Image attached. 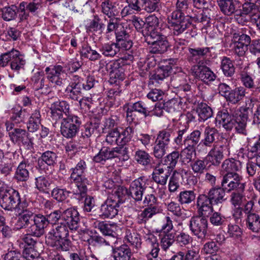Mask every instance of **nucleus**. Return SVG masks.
I'll list each match as a JSON object with an SVG mask.
<instances>
[{
  "mask_svg": "<svg viewBox=\"0 0 260 260\" xmlns=\"http://www.w3.org/2000/svg\"><path fill=\"white\" fill-rule=\"evenodd\" d=\"M254 99H250L245 102L246 106L241 111H236L230 114L226 110L218 111L215 118L216 125L217 123L226 131H231L234 127L237 133L244 136L247 135L246 129L249 118L248 110H252L254 107Z\"/></svg>",
  "mask_w": 260,
  "mask_h": 260,
  "instance_id": "nucleus-1",
  "label": "nucleus"
},
{
  "mask_svg": "<svg viewBox=\"0 0 260 260\" xmlns=\"http://www.w3.org/2000/svg\"><path fill=\"white\" fill-rule=\"evenodd\" d=\"M68 226L62 222L53 226L45 237L46 244L58 251H69L72 243L68 239Z\"/></svg>",
  "mask_w": 260,
  "mask_h": 260,
  "instance_id": "nucleus-2",
  "label": "nucleus"
},
{
  "mask_svg": "<svg viewBox=\"0 0 260 260\" xmlns=\"http://www.w3.org/2000/svg\"><path fill=\"white\" fill-rule=\"evenodd\" d=\"M63 211L55 210L50 214L44 216L41 214H37L34 218V223L29 226L28 231L31 235L40 237L44 233V229L48 224H57L59 220L62 219Z\"/></svg>",
  "mask_w": 260,
  "mask_h": 260,
  "instance_id": "nucleus-3",
  "label": "nucleus"
},
{
  "mask_svg": "<svg viewBox=\"0 0 260 260\" xmlns=\"http://www.w3.org/2000/svg\"><path fill=\"white\" fill-rule=\"evenodd\" d=\"M143 203L147 207L138 215L137 223L146 224L153 216L160 212L157 197L153 193L145 195Z\"/></svg>",
  "mask_w": 260,
  "mask_h": 260,
  "instance_id": "nucleus-4",
  "label": "nucleus"
},
{
  "mask_svg": "<svg viewBox=\"0 0 260 260\" xmlns=\"http://www.w3.org/2000/svg\"><path fill=\"white\" fill-rule=\"evenodd\" d=\"M28 205L26 201H21L19 192L13 188H10L0 198V206L5 210L16 211Z\"/></svg>",
  "mask_w": 260,
  "mask_h": 260,
  "instance_id": "nucleus-5",
  "label": "nucleus"
},
{
  "mask_svg": "<svg viewBox=\"0 0 260 260\" xmlns=\"http://www.w3.org/2000/svg\"><path fill=\"white\" fill-rule=\"evenodd\" d=\"M145 41L150 45L149 52L152 54H163L170 46L167 37L157 31H151Z\"/></svg>",
  "mask_w": 260,
  "mask_h": 260,
  "instance_id": "nucleus-6",
  "label": "nucleus"
},
{
  "mask_svg": "<svg viewBox=\"0 0 260 260\" xmlns=\"http://www.w3.org/2000/svg\"><path fill=\"white\" fill-rule=\"evenodd\" d=\"M82 118L74 114L66 116L60 122V131L66 139H73L79 131Z\"/></svg>",
  "mask_w": 260,
  "mask_h": 260,
  "instance_id": "nucleus-7",
  "label": "nucleus"
},
{
  "mask_svg": "<svg viewBox=\"0 0 260 260\" xmlns=\"http://www.w3.org/2000/svg\"><path fill=\"white\" fill-rule=\"evenodd\" d=\"M178 61L177 58H173L162 60L155 73L150 75V82L156 86L161 83L165 79L169 76L173 68L177 64Z\"/></svg>",
  "mask_w": 260,
  "mask_h": 260,
  "instance_id": "nucleus-8",
  "label": "nucleus"
},
{
  "mask_svg": "<svg viewBox=\"0 0 260 260\" xmlns=\"http://www.w3.org/2000/svg\"><path fill=\"white\" fill-rule=\"evenodd\" d=\"M46 77L49 84L55 89L62 88L65 85L66 79L62 76L65 73L63 68L59 64L52 65L45 69Z\"/></svg>",
  "mask_w": 260,
  "mask_h": 260,
  "instance_id": "nucleus-9",
  "label": "nucleus"
},
{
  "mask_svg": "<svg viewBox=\"0 0 260 260\" xmlns=\"http://www.w3.org/2000/svg\"><path fill=\"white\" fill-rule=\"evenodd\" d=\"M48 108L49 116L55 122L62 121L66 116L72 114L70 113V104L65 100H58L52 103Z\"/></svg>",
  "mask_w": 260,
  "mask_h": 260,
  "instance_id": "nucleus-10",
  "label": "nucleus"
},
{
  "mask_svg": "<svg viewBox=\"0 0 260 260\" xmlns=\"http://www.w3.org/2000/svg\"><path fill=\"white\" fill-rule=\"evenodd\" d=\"M211 49L208 47L188 48L187 59L196 64H208L211 57Z\"/></svg>",
  "mask_w": 260,
  "mask_h": 260,
  "instance_id": "nucleus-11",
  "label": "nucleus"
},
{
  "mask_svg": "<svg viewBox=\"0 0 260 260\" xmlns=\"http://www.w3.org/2000/svg\"><path fill=\"white\" fill-rule=\"evenodd\" d=\"M83 78L78 75L71 74L70 81L65 88L64 91L68 99L74 101H78L82 97L83 88L82 87Z\"/></svg>",
  "mask_w": 260,
  "mask_h": 260,
  "instance_id": "nucleus-12",
  "label": "nucleus"
},
{
  "mask_svg": "<svg viewBox=\"0 0 260 260\" xmlns=\"http://www.w3.org/2000/svg\"><path fill=\"white\" fill-rule=\"evenodd\" d=\"M205 216H193L190 220L189 228L191 233L198 239H203L207 234L208 222Z\"/></svg>",
  "mask_w": 260,
  "mask_h": 260,
  "instance_id": "nucleus-13",
  "label": "nucleus"
},
{
  "mask_svg": "<svg viewBox=\"0 0 260 260\" xmlns=\"http://www.w3.org/2000/svg\"><path fill=\"white\" fill-rule=\"evenodd\" d=\"M120 60L111 61L106 65L107 71L109 73V82L111 84L119 86L125 78L124 69Z\"/></svg>",
  "mask_w": 260,
  "mask_h": 260,
  "instance_id": "nucleus-14",
  "label": "nucleus"
},
{
  "mask_svg": "<svg viewBox=\"0 0 260 260\" xmlns=\"http://www.w3.org/2000/svg\"><path fill=\"white\" fill-rule=\"evenodd\" d=\"M16 211L19 214L15 223V229L19 230L25 229L30 224L31 221L34 222V218L37 214H35V209L29 207V205Z\"/></svg>",
  "mask_w": 260,
  "mask_h": 260,
  "instance_id": "nucleus-15",
  "label": "nucleus"
},
{
  "mask_svg": "<svg viewBox=\"0 0 260 260\" xmlns=\"http://www.w3.org/2000/svg\"><path fill=\"white\" fill-rule=\"evenodd\" d=\"M8 135L10 140L14 144L22 145L27 149H30L33 147L32 140L25 129L16 128L13 132L8 133Z\"/></svg>",
  "mask_w": 260,
  "mask_h": 260,
  "instance_id": "nucleus-16",
  "label": "nucleus"
},
{
  "mask_svg": "<svg viewBox=\"0 0 260 260\" xmlns=\"http://www.w3.org/2000/svg\"><path fill=\"white\" fill-rule=\"evenodd\" d=\"M87 166L84 160L80 159L74 167L70 169V179L74 184H91L90 181L85 176Z\"/></svg>",
  "mask_w": 260,
  "mask_h": 260,
  "instance_id": "nucleus-17",
  "label": "nucleus"
},
{
  "mask_svg": "<svg viewBox=\"0 0 260 260\" xmlns=\"http://www.w3.org/2000/svg\"><path fill=\"white\" fill-rule=\"evenodd\" d=\"M221 186L227 193L245 188L246 183L243 182V177L239 174L223 175Z\"/></svg>",
  "mask_w": 260,
  "mask_h": 260,
  "instance_id": "nucleus-18",
  "label": "nucleus"
},
{
  "mask_svg": "<svg viewBox=\"0 0 260 260\" xmlns=\"http://www.w3.org/2000/svg\"><path fill=\"white\" fill-rule=\"evenodd\" d=\"M201 12L195 10L192 11L191 14L186 13L184 15L185 18H182L172 29L174 35L179 36L182 34L191 26L192 22L199 23V17Z\"/></svg>",
  "mask_w": 260,
  "mask_h": 260,
  "instance_id": "nucleus-19",
  "label": "nucleus"
},
{
  "mask_svg": "<svg viewBox=\"0 0 260 260\" xmlns=\"http://www.w3.org/2000/svg\"><path fill=\"white\" fill-rule=\"evenodd\" d=\"M57 154L53 151L47 150L42 153L38 158L36 168L41 172L47 173L49 168L56 163Z\"/></svg>",
  "mask_w": 260,
  "mask_h": 260,
  "instance_id": "nucleus-20",
  "label": "nucleus"
},
{
  "mask_svg": "<svg viewBox=\"0 0 260 260\" xmlns=\"http://www.w3.org/2000/svg\"><path fill=\"white\" fill-rule=\"evenodd\" d=\"M204 64H194L191 68L193 76L206 84L213 81L216 75L211 69Z\"/></svg>",
  "mask_w": 260,
  "mask_h": 260,
  "instance_id": "nucleus-21",
  "label": "nucleus"
},
{
  "mask_svg": "<svg viewBox=\"0 0 260 260\" xmlns=\"http://www.w3.org/2000/svg\"><path fill=\"white\" fill-rule=\"evenodd\" d=\"M188 1V0H177L176 9L168 17V25L171 30L182 18H185L184 15L187 13Z\"/></svg>",
  "mask_w": 260,
  "mask_h": 260,
  "instance_id": "nucleus-22",
  "label": "nucleus"
},
{
  "mask_svg": "<svg viewBox=\"0 0 260 260\" xmlns=\"http://www.w3.org/2000/svg\"><path fill=\"white\" fill-rule=\"evenodd\" d=\"M147 179L144 177H140L133 181L128 189L129 197L136 202L142 201L144 191L147 188Z\"/></svg>",
  "mask_w": 260,
  "mask_h": 260,
  "instance_id": "nucleus-23",
  "label": "nucleus"
},
{
  "mask_svg": "<svg viewBox=\"0 0 260 260\" xmlns=\"http://www.w3.org/2000/svg\"><path fill=\"white\" fill-rule=\"evenodd\" d=\"M62 220L70 230L76 231L79 226L80 215L75 208L70 207L63 211Z\"/></svg>",
  "mask_w": 260,
  "mask_h": 260,
  "instance_id": "nucleus-24",
  "label": "nucleus"
},
{
  "mask_svg": "<svg viewBox=\"0 0 260 260\" xmlns=\"http://www.w3.org/2000/svg\"><path fill=\"white\" fill-rule=\"evenodd\" d=\"M119 207L114 199L108 197L100 207L99 216L102 218H113L118 214Z\"/></svg>",
  "mask_w": 260,
  "mask_h": 260,
  "instance_id": "nucleus-25",
  "label": "nucleus"
},
{
  "mask_svg": "<svg viewBox=\"0 0 260 260\" xmlns=\"http://www.w3.org/2000/svg\"><path fill=\"white\" fill-rule=\"evenodd\" d=\"M226 146L223 145L213 146L206 156L205 157L207 164L210 163V166L218 167L223 159V152Z\"/></svg>",
  "mask_w": 260,
  "mask_h": 260,
  "instance_id": "nucleus-26",
  "label": "nucleus"
},
{
  "mask_svg": "<svg viewBox=\"0 0 260 260\" xmlns=\"http://www.w3.org/2000/svg\"><path fill=\"white\" fill-rule=\"evenodd\" d=\"M214 205L205 193L201 194L197 198V208L200 215L208 217L214 211Z\"/></svg>",
  "mask_w": 260,
  "mask_h": 260,
  "instance_id": "nucleus-27",
  "label": "nucleus"
},
{
  "mask_svg": "<svg viewBox=\"0 0 260 260\" xmlns=\"http://www.w3.org/2000/svg\"><path fill=\"white\" fill-rule=\"evenodd\" d=\"M242 168V162L234 158L225 159L221 164L223 175L239 174Z\"/></svg>",
  "mask_w": 260,
  "mask_h": 260,
  "instance_id": "nucleus-28",
  "label": "nucleus"
},
{
  "mask_svg": "<svg viewBox=\"0 0 260 260\" xmlns=\"http://www.w3.org/2000/svg\"><path fill=\"white\" fill-rule=\"evenodd\" d=\"M116 42L117 47L123 50H129L133 46V42L130 39L128 32L125 29L115 32Z\"/></svg>",
  "mask_w": 260,
  "mask_h": 260,
  "instance_id": "nucleus-29",
  "label": "nucleus"
},
{
  "mask_svg": "<svg viewBox=\"0 0 260 260\" xmlns=\"http://www.w3.org/2000/svg\"><path fill=\"white\" fill-rule=\"evenodd\" d=\"M174 110V107L172 102L170 101L165 102L159 101L155 103L154 107L152 109H150V116L161 117L165 114V113H171Z\"/></svg>",
  "mask_w": 260,
  "mask_h": 260,
  "instance_id": "nucleus-30",
  "label": "nucleus"
},
{
  "mask_svg": "<svg viewBox=\"0 0 260 260\" xmlns=\"http://www.w3.org/2000/svg\"><path fill=\"white\" fill-rule=\"evenodd\" d=\"M217 2L221 12L228 16L238 12L240 7L239 0H217Z\"/></svg>",
  "mask_w": 260,
  "mask_h": 260,
  "instance_id": "nucleus-31",
  "label": "nucleus"
},
{
  "mask_svg": "<svg viewBox=\"0 0 260 260\" xmlns=\"http://www.w3.org/2000/svg\"><path fill=\"white\" fill-rule=\"evenodd\" d=\"M101 12L103 14L107 16L109 20L108 21L107 25V29L106 31V35L108 36V34L111 32L116 30L118 27L119 23L120 21V18L116 17V14L115 13L116 10L112 9L109 11L107 10L108 8H101Z\"/></svg>",
  "mask_w": 260,
  "mask_h": 260,
  "instance_id": "nucleus-32",
  "label": "nucleus"
},
{
  "mask_svg": "<svg viewBox=\"0 0 260 260\" xmlns=\"http://www.w3.org/2000/svg\"><path fill=\"white\" fill-rule=\"evenodd\" d=\"M225 192H226L221 186H216L211 187L206 196L214 205H217L226 200Z\"/></svg>",
  "mask_w": 260,
  "mask_h": 260,
  "instance_id": "nucleus-33",
  "label": "nucleus"
},
{
  "mask_svg": "<svg viewBox=\"0 0 260 260\" xmlns=\"http://www.w3.org/2000/svg\"><path fill=\"white\" fill-rule=\"evenodd\" d=\"M112 255L114 260H129L132 252L129 247L125 244L112 247Z\"/></svg>",
  "mask_w": 260,
  "mask_h": 260,
  "instance_id": "nucleus-34",
  "label": "nucleus"
},
{
  "mask_svg": "<svg viewBox=\"0 0 260 260\" xmlns=\"http://www.w3.org/2000/svg\"><path fill=\"white\" fill-rule=\"evenodd\" d=\"M219 137L218 131L215 127L207 126L205 128L203 138L201 142L203 146L210 147Z\"/></svg>",
  "mask_w": 260,
  "mask_h": 260,
  "instance_id": "nucleus-35",
  "label": "nucleus"
},
{
  "mask_svg": "<svg viewBox=\"0 0 260 260\" xmlns=\"http://www.w3.org/2000/svg\"><path fill=\"white\" fill-rule=\"evenodd\" d=\"M170 175L169 170L156 166L151 174L152 179L157 185H166Z\"/></svg>",
  "mask_w": 260,
  "mask_h": 260,
  "instance_id": "nucleus-36",
  "label": "nucleus"
},
{
  "mask_svg": "<svg viewBox=\"0 0 260 260\" xmlns=\"http://www.w3.org/2000/svg\"><path fill=\"white\" fill-rule=\"evenodd\" d=\"M246 89L243 86L236 87L234 89H231L226 100V102L233 105L239 104L246 96Z\"/></svg>",
  "mask_w": 260,
  "mask_h": 260,
  "instance_id": "nucleus-37",
  "label": "nucleus"
},
{
  "mask_svg": "<svg viewBox=\"0 0 260 260\" xmlns=\"http://www.w3.org/2000/svg\"><path fill=\"white\" fill-rule=\"evenodd\" d=\"M202 132L198 129L193 130L189 134H187L184 140V146H189L195 148L202 144L201 141Z\"/></svg>",
  "mask_w": 260,
  "mask_h": 260,
  "instance_id": "nucleus-38",
  "label": "nucleus"
},
{
  "mask_svg": "<svg viewBox=\"0 0 260 260\" xmlns=\"http://www.w3.org/2000/svg\"><path fill=\"white\" fill-rule=\"evenodd\" d=\"M144 240L145 243L150 249L149 254L152 257L157 256L160 248L157 237L154 235L150 233L144 237Z\"/></svg>",
  "mask_w": 260,
  "mask_h": 260,
  "instance_id": "nucleus-39",
  "label": "nucleus"
},
{
  "mask_svg": "<svg viewBox=\"0 0 260 260\" xmlns=\"http://www.w3.org/2000/svg\"><path fill=\"white\" fill-rule=\"evenodd\" d=\"M92 17L87 26V29L94 32L95 35H101L105 28V24L98 15H93Z\"/></svg>",
  "mask_w": 260,
  "mask_h": 260,
  "instance_id": "nucleus-40",
  "label": "nucleus"
},
{
  "mask_svg": "<svg viewBox=\"0 0 260 260\" xmlns=\"http://www.w3.org/2000/svg\"><path fill=\"white\" fill-rule=\"evenodd\" d=\"M81 57L86 58L90 61H95L100 59L102 55L95 50L92 49L87 43H84L80 51Z\"/></svg>",
  "mask_w": 260,
  "mask_h": 260,
  "instance_id": "nucleus-41",
  "label": "nucleus"
},
{
  "mask_svg": "<svg viewBox=\"0 0 260 260\" xmlns=\"http://www.w3.org/2000/svg\"><path fill=\"white\" fill-rule=\"evenodd\" d=\"M29 165L25 160H23L19 163L17 168L14 178L18 181L25 182L29 178L28 169Z\"/></svg>",
  "mask_w": 260,
  "mask_h": 260,
  "instance_id": "nucleus-42",
  "label": "nucleus"
},
{
  "mask_svg": "<svg viewBox=\"0 0 260 260\" xmlns=\"http://www.w3.org/2000/svg\"><path fill=\"white\" fill-rule=\"evenodd\" d=\"M124 240L137 249L141 247V236L139 234L133 230L126 229L125 230Z\"/></svg>",
  "mask_w": 260,
  "mask_h": 260,
  "instance_id": "nucleus-43",
  "label": "nucleus"
},
{
  "mask_svg": "<svg viewBox=\"0 0 260 260\" xmlns=\"http://www.w3.org/2000/svg\"><path fill=\"white\" fill-rule=\"evenodd\" d=\"M99 123L90 122L84 125V128L81 129V138H83L84 142H87L90 138L94 134H98V129L99 128Z\"/></svg>",
  "mask_w": 260,
  "mask_h": 260,
  "instance_id": "nucleus-44",
  "label": "nucleus"
},
{
  "mask_svg": "<svg viewBox=\"0 0 260 260\" xmlns=\"http://www.w3.org/2000/svg\"><path fill=\"white\" fill-rule=\"evenodd\" d=\"M199 116V121H205L213 115L212 109L205 103H199L196 110Z\"/></svg>",
  "mask_w": 260,
  "mask_h": 260,
  "instance_id": "nucleus-45",
  "label": "nucleus"
},
{
  "mask_svg": "<svg viewBox=\"0 0 260 260\" xmlns=\"http://www.w3.org/2000/svg\"><path fill=\"white\" fill-rule=\"evenodd\" d=\"M36 188L40 192L48 193L52 183L49 177L44 175H41L36 177L35 179Z\"/></svg>",
  "mask_w": 260,
  "mask_h": 260,
  "instance_id": "nucleus-46",
  "label": "nucleus"
},
{
  "mask_svg": "<svg viewBox=\"0 0 260 260\" xmlns=\"http://www.w3.org/2000/svg\"><path fill=\"white\" fill-rule=\"evenodd\" d=\"M0 15L5 21L14 20L17 16V7L14 5L4 7L0 9Z\"/></svg>",
  "mask_w": 260,
  "mask_h": 260,
  "instance_id": "nucleus-47",
  "label": "nucleus"
},
{
  "mask_svg": "<svg viewBox=\"0 0 260 260\" xmlns=\"http://www.w3.org/2000/svg\"><path fill=\"white\" fill-rule=\"evenodd\" d=\"M220 69L226 77H232L235 73V68L232 60L226 56H223L221 60Z\"/></svg>",
  "mask_w": 260,
  "mask_h": 260,
  "instance_id": "nucleus-48",
  "label": "nucleus"
},
{
  "mask_svg": "<svg viewBox=\"0 0 260 260\" xmlns=\"http://www.w3.org/2000/svg\"><path fill=\"white\" fill-rule=\"evenodd\" d=\"M134 159L138 164L148 167L151 165L152 157L146 151L138 149L135 152Z\"/></svg>",
  "mask_w": 260,
  "mask_h": 260,
  "instance_id": "nucleus-49",
  "label": "nucleus"
},
{
  "mask_svg": "<svg viewBox=\"0 0 260 260\" xmlns=\"http://www.w3.org/2000/svg\"><path fill=\"white\" fill-rule=\"evenodd\" d=\"M247 228L254 233L260 231V217L257 214H250L246 218Z\"/></svg>",
  "mask_w": 260,
  "mask_h": 260,
  "instance_id": "nucleus-50",
  "label": "nucleus"
},
{
  "mask_svg": "<svg viewBox=\"0 0 260 260\" xmlns=\"http://www.w3.org/2000/svg\"><path fill=\"white\" fill-rule=\"evenodd\" d=\"M173 133L174 131L171 128H167L160 131L157 135L155 142L169 147L171 142V136Z\"/></svg>",
  "mask_w": 260,
  "mask_h": 260,
  "instance_id": "nucleus-51",
  "label": "nucleus"
},
{
  "mask_svg": "<svg viewBox=\"0 0 260 260\" xmlns=\"http://www.w3.org/2000/svg\"><path fill=\"white\" fill-rule=\"evenodd\" d=\"M112 154L113 153H112V148L103 146L99 153L93 157V160L96 163L103 164L107 160L112 159L113 156Z\"/></svg>",
  "mask_w": 260,
  "mask_h": 260,
  "instance_id": "nucleus-52",
  "label": "nucleus"
},
{
  "mask_svg": "<svg viewBox=\"0 0 260 260\" xmlns=\"http://www.w3.org/2000/svg\"><path fill=\"white\" fill-rule=\"evenodd\" d=\"M196 154V149L189 146H184V148L179 152L180 161L182 165H187L192 161L193 154Z\"/></svg>",
  "mask_w": 260,
  "mask_h": 260,
  "instance_id": "nucleus-53",
  "label": "nucleus"
},
{
  "mask_svg": "<svg viewBox=\"0 0 260 260\" xmlns=\"http://www.w3.org/2000/svg\"><path fill=\"white\" fill-rule=\"evenodd\" d=\"M126 196L129 197L128 189L124 186H118L112 196L109 197L114 199L120 206L125 202Z\"/></svg>",
  "mask_w": 260,
  "mask_h": 260,
  "instance_id": "nucleus-54",
  "label": "nucleus"
},
{
  "mask_svg": "<svg viewBox=\"0 0 260 260\" xmlns=\"http://www.w3.org/2000/svg\"><path fill=\"white\" fill-rule=\"evenodd\" d=\"M249 67H245L240 72V77L241 82L243 85V87L250 89L254 87L255 85L254 79L251 75L248 72Z\"/></svg>",
  "mask_w": 260,
  "mask_h": 260,
  "instance_id": "nucleus-55",
  "label": "nucleus"
},
{
  "mask_svg": "<svg viewBox=\"0 0 260 260\" xmlns=\"http://www.w3.org/2000/svg\"><path fill=\"white\" fill-rule=\"evenodd\" d=\"M71 194L70 190L66 188H61L60 186H56L51 191V196L57 202L60 203L64 202L68 199Z\"/></svg>",
  "mask_w": 260,
  "mask_h": 260,
  "instance_id": "nucleus-56",
  "label": "nucleus"
},
{
  "mask_svg": "<svg viewBox=\"0 0 260 260\" xmlns=\"http://www.w3.org/2000/svg\"><path fill=\"white\" fill-rule=\"evenodd\" d=\"M245 188H242L241 190L237 189L231 192L230 202L233 206H241L245 201Z\"/></svg>",
  "mask_w": 260,
  "mask_h": 260,
  "instance_id": "nucleus-57",
  "label": "nucleus"
},
{
  "mask_svg": "<svg viewBox=\"0 0 260 260\" xmlns=\"http://www.w3.org/2000/svg\"><path fill=\"white\" fill-rule=\"evenodd\" d=\"M31 81L34 90L37 91L43 89L45 86V78L44 72L41 71L35 73L31 78Z\"/></svg>",
  "mask_w": 260,
  "mask_h": 260,
  "instance_id": "nucleus-58",
  "label": "nucleus"
},
{
  "mask_svg": "<svg viewBox=\"0 0 260 260\" xmlns=\"http://www.w3.org/2000/svg\"><path fill=\"white\" fill-rule=\"evenodd\" d=\"M207 165L205 157L203 159L197 158L191 162L190 167L192 172L197 176L204 173L207 170Z\"/></svg>",
  "mask_w": 260,
  "mask_h": 260,
  "instance_id": "nucleus-59",
  "label": "nucleus"
},
{
  "mask_svg": "<svg viewBox=\"0 0 260 260\" xmlns=\"http://www.w3.org/2000/svg\"><path fill=\"white\" fill-rule=\"evenodd\" d=\"M196 197V193L192 190H185L181 191L177 196V199L181 205L189 204L194 202Z\"/></svg>",
  "mask_w": 260,
  "mask_h": 260,
  "instance_id": "nucleus-60",
  "label": "nucleus"
},
{
  "mask_svg": "<svg viewBox=\"0 0 260 260\" xmlns=\"http://www.w3.org/2000/svg\"><path fill=\"white\" fill-rule=\"evenodd\" d=\"M95 227L105 236H114L116 225L106 221H98Z\"/></svg>",
  "mask_w": 260,
  "mask_h": 260,
  "instance_id": "nucleus-61",
  "label": "nucleus"
},
{
  "mask_svg": "<svg viewBox=\"0 0 260 260\" xmlns=\"http://www.w3.org/2000/svg\"><path fill=\"white\" fill-rule=\"evenodd\" d=\"M76 189H74L71 191V194L75 196V198L79 201L84 200L86 197H87V194L88 188L87 186L90 184H75Z\"/></svg>",
  "mask_w": 260,
  "mask_h": 260,
  "instance_id": "nucleus-62",
  "label": "nucleus"
},
{
  "mask_svg": "<svg viewBox=\"0 0 260 260\" xmlns=\"http://www.w3.org/2000/svg\"><path fill=\"white\" fill-rule=\"evenodd\" d=\"M182 177L183 176L179 171L174 170L173 172L168 184V189L170 192H174L177 190L180 187V178Z\"/></svg>",
  "mask_w": 260,
  "mask_h": 260,
  "instance_id": "nucleus-63",
  "label": "nucleus"
},
{
  "mask_svg": "<svg viewBox=\"0 0 260 260\" xmlns=\"http://www.w3.org/2000/svg\"><path fill=\"white\" fill-rule=\"evenodd\" d=\"M119 132L120 145H126L132 139L134 134V128L133 126H127L122 128Z\"/></svg>",
  "mask_w": 260,
  "mask_h": 260,
  "instance_id": "nucleus-64",
  "label": "nucleus"
}]
</instances>
